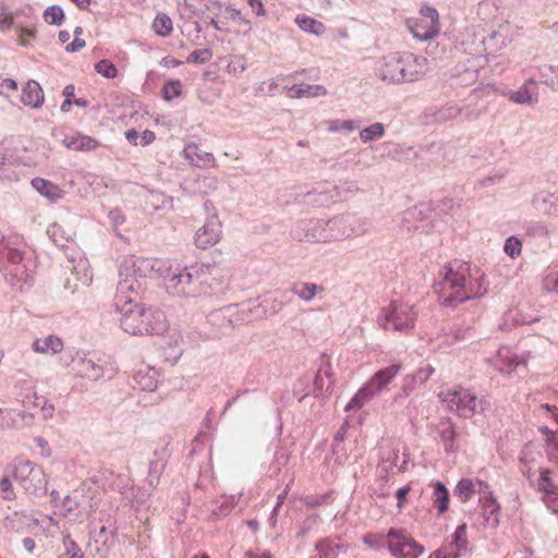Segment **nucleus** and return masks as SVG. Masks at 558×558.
<instances>
[{"label":"nucleus","mask_w":558,"mask_h":558,"mask_svg":"<svg viewBox=\"0 0 558 558\" xmlns=\"http://www.w3.org/2000/svg\"><path fill=\"white\" fill-rule=\"evenodd\" d=\"M434 292L442 306L456 307L457 305L477 298L487 292L485 275L478 269L461 260L448 264L441 281L434 284Z\"/></svg>","instance_id":"nucleus-1"},{"label":"nucleus","mask_w":558,"mask_h":558,"mask_svg":"<svg viewBox=\"0 0 558 558\" xmlns=\"http://www.w3.org/2000/svg\"><path fill=\"white\" fill-rule=\"evenodd\" d=\"M140 298H114L116 311L121 314V328L132 336L163 333L168 327L165 313L156 307L140 305Z\"/></svg>","instance_id":"nucleus-2"},{"label":"nucleus","mask_w":558,"mask_h":558,"mask_svg":"<svg viewBox=\"0 0 558 558\" xmlns=\"http://www.w3.org/2000/svg\"><path fill=\"white\" fill-rule=\"evenodd\" d=\"M160 260L130 255L124 257L120 267V280L114 298L141 296L146 279L160 271Z\"/></svg>","instance_id":"nucleus-3"},{"label":"nucleus","mask_w":558,"mask_h":558,"mask_svg":"<svg viewBox=\"0 0 558 558\" xmlns=\"http://www.w3.org/2000/svg\"><path fill=\"white\" fill-rule=\"evenodd\" d=\"M209 275L210 266L204 264L169 269L163 286L166 291L175 298H198L209 294Z\"/></svg>","instance_id":"nucleus-4"},{"label":"nucleus","mask_w":558,"mask_h":558,"mask_svg":"<svg viewBox=\"0 0 558 558\" xmlns=\"http://www.w3.org/2000/svg\"><path fill=\"white\" fill-rule=\"evenodd\" d=\"M383 81L393 84L421 80L427 71V59L412 52H395L383 57L377 69Z\"/></svg>","instance_id":"nucleus-5"},{"label":"nucleus","mask_w":558,"mask_h":558,"mask_svg":"<svg viewBox=\"0 0 558 558\" xmlns=\"http://www.w3.org/2000/svg\"><path fill=\"white\" fill-rule=\"evenodd\" d=\"M417 312L413 305L392 301L381 308L377 317L378 325L385 330L408 331L415 326Z\"/></svg>","instance_id":"nucleus-6"},{"label":"nucleus","mask_w":558,"mask_h":558,"mask_svg":"<svg viewBox=\"0 0 558 558\" xmlns=\"http://www.w3.org/2000/svg\"><path fill=\"white\" fill-rule=\"evenodd\" d=\"M438 397L449 411L457 412L463 417H472L475 413L484 412L489 405L486 400H477L475 395L464 388L441 391Z\"/></svg>","instance_id":"nucleus-7"},{"label":"nucleus","mask_w":558,"mask_h":558,"mask_svg":"<svg viewBox=\"0 0 558 558\" xmlns=\"http://www.w3.org/2000/svg\"><path fill=\"white\" fill-rule=\"evenodd\" d=\"M386 542L395 558H418L424 553V547L401 530L390 529Z\"/></svg>","instance_id":"nucleus-8"},{"label":"nucleus","mask_w":558,"mask_h":558,"mask_svg":"<svg viewBox=\"0 0 558 558\" xmlns=\"http://www.w3.org/2000/svg\"><path fill=\"white\" fill-rule=\"evenodd\" d=\"M471 553L472 547L466 537V524H461L457 526L444 545L433 551L428 558H468Z\"/></svg>","instance_id":"nucleus-9"},{"label":"nucleus","mask_w":558,"mask_h":558,"mask_svg":"<svg viewBox=\"0 0 558 558\" xmlns=\"http://www.w3.org/2000/svg\"><path fill=\"white\" fill-rule=\"evenodd\" d=\"M421 16L409 27L413 36L420 40L434 39L439 33V14L429 5L422 7Z\"/></svg>","instance_id":"nucleus-10"},{"label":"nucleus","mask_w":558,"mask_h":558,"mask_svg":"<svg viewBox=\"0 0 558 558\" xmlns=\"http://www.w3.org/2000/svg\"><path fill=\"white\" fill-rule=\"evenodd\" d=\"M291 238L296 241L327 243L328 235L324 219H308L296 222L291 229Z\"/></svg>","instance_id":"nucleus-11"},{"label":"nucleus","mask_w":558,"mask_h":558,"mask_svg":"<svg viewBox=\"0 0 558 558\" xmlns=\"http://www.w3.org/2000/svg\"><path fill=\"white\" fill-rule=\"evenodd\" d=\"M14 478L25 492L35 494L45 488L46 478L41 468L29 461L20 463L14 472Z\"/></svg>","instance_id":"nucleus-12"},{"label":"nucleus","mask_w":558,"mask_h":558,"mask_svg":"<svg viewBox=\"0 0 558 558\" xmlns=\"http://www.w3.org/2000/svg\"><path fill=\"white\" fill-rule=\"evenodd\" d=\"M222 229L218 215L211 214L205 223L195 233V245L206 250L217 244L221 238Z\"/></svg>","instance_id":"nucleus-13"},{"label":"nucleus","mask_w":558,"mask_h":558,"mask_svg":"<svg viewBox=\"0 0 558 558\" xmlns=\"http://www.w3.org/2000/svg\"><path fill=\"white\" fill-rule=\"evenodd\" d=\"M229 324L232 328L235 326L244 325L253 319H256L262 314L260 304L248 301L241 304L227 305Z\"/></svg>","instance_id":"nucleus-14"},{"label":"nucleus","mask_w":558,"mask_h":558,"mask_svg":"<svg viewBox=\"0 0 558 558\" xmlns=\"http://www.w3.org/2000/svg\"><path fill=\"white\" fill-rule=\"evenodd\" d=\"M169 441H165L160 449L154 451V458L148 463V472L145 478V484L155 490L159 485L160 476L163 473L168 463L169 451L167 449Z\"/></svg>","instance_id":"nucleus-15"},{"label":"nucleus","mask_w":558,"mask_h":558,"mask_svg":"<svg viewBox=\"0 0 558 558\" xmlns=\"http://www.w3.org/2000/svg\"><path fill=\"white\" fill-rule=\"evenodd\" d=\"M531 205L543 216L558 218V190H541L534 193Z\"/></svg>","instance_id":"nucleus-16"},{"label":"nucleus","mask_w":558,"mask_h":558,"mask_svg":"<svg viewBox=\"0 0 558 558\" xmlns=\"http://www.w3.org/2000/svg\"><path fill=\"white\" fill-rule=\"evenodd\" d=\"M504 94L514 104L534 106L538 102V82L531 77L518 90H509Z\"/></svg>","instance_id":"nucleus-17"},{"label":"nucleus","mask_w":558,"mask_h":558,"mask_svg":"<svg viewBox=\"0 0 558 558\" xmlns=\"http://www.w3.org/2000/svg\"><path fill=\"white\" fill-rule=\"evenodd\" d=\"M62 143L71 150L83 153L94 151L100 146L99 141L95 137L84 135L78 132L72 135H66Z\"/></svg>","instance_id":"nucleus-18"},{"label":"nucleus","mask_w":558,"mask_h":558,"mask_svg":"<svg viewBox=\"0 0 558 558\" xmlns=\"http://www.w3.org/2000/svg\"><path fill=\"white\" fill-rule=\"evenodd\" d=\"M159 372L151 366L140 367L134 376L135 386L143 391H155L159 384Z\"/></svg>","instance_id":"nucleus-19"},{"label":"nucleus","mask_w":558,"mask_h":558,"mask_svg":"<svg viewBox=\"0 0 558 558\" xmlns=\"http://www.w3.org/2000/svg\"><path fill=\"white\" fill-rule=\"evenodd\" d=\"M7 258L8 263L13 267L10 272L17 279H23L26 274L23 262V252L20 248L11 247L8 243L2 242V252L0 257Z\"/></svg>","instance_id":"nucleus-20"},{"label":"nucleus","mask_w":558,"mask_h":558,"mask_svg":"<svg viewBox=\"0 0 558 558\" xmlns=\"http://www.w3.org/2000/svg\"><path fill=\"white\" fill-rule=\"evenodd\" d=\"M399 460V450H390L381 458V462L379 464V472L384 476H388L389 474L395 473H403L408 469L409 458L404 454V460L401 464H398Z\"/></svg>","instance_id":"nucleus-21"},{"label":"nucleus","mask_w":558,"mask_h":558,"mask_svg":"<svg viewBox=\"0 0 558 558\" xmlns=\"http://www.w3.org/2000/svg\"><path fill=\"white\" fill-rule=\"evenodd\" d=\"M44 90L38 82L29 80L22 89L21 101L31 108L38 109L44 104Z\"/></svg>","instance_id":"nucleus-22"},{"label":"nucleus","mask_w":558,"mask_h":558,"mask_svg":"<svg viewBox=\"0 0 558 558\" xmlns=\"http://www.w3.org/2000/svg\"><path fill=\"white\" fill-rule=\"evenodd\" d=\"M183 155H184L185 159H187L192 166L216 167V159H215L214 155L209 151L201 150L199 147L194 143L189 144L184 147Z\"/></svg>","instance_id":"nucleus-23"},{"label":"nucleus","mask_w":558,"mask_h":558,"mask_svg":"<svg viewBox=\"0 0 558 558\" xmlns=\"http://www.w3.org/2000/svg\"><path fill=\"white\" fill-rule=\"evenodd\" d=\"M315 549L319 553V558H338L340 554L348 550V545L340 539L325 537L316 543Z\"/></svg>","instance_id":"nucleus-24"},{"label":"nucleus","mask_w":558,"mask_h":558,"mask_svg":"<svg viewBox=\"0 0 558 558\" xmlns=\"http://www.w3.org/2000/svg\"><path fill=\"white\" fill-rule=\"evenodd\" d=\"M73 369L77 376L95 381L104 376L102 366L86 357L77 360Z\"/></svg>","instance_id":"nucleus-25"},{"label":"nucleus","mask_w":558,"mask_h":558,"mask_svg":"<svg viewBox=\"0 0 558 558\" xmlns=\"http://www.w3.org/2000/svg\"><path fill=\"white\" fill-rule=\"evenodd\" d=\"M400 369V364H392L376 372L368 381L371 386H373L374 389L379 393L392 381L393 378H396Z\"/></svg>","instance_id":"nucleus-26"},{"label":"nucleus","mask_w":558,"mask_h":558,"mask_svg":"<svg viewBox=\"0 0 558 558\" xmlns=\"http://www.w3.org/2000/svg\"><path fill=\"white\" fill-rule=\"evenodd\" d=\"M428 210V207L423 204L407 209L402 214L403 228H405L407 230L418 229V223L423 222L426 219Z\"/></svg>","instance_id":"nucleus-27"},{"label":"nucleus","mask_w":558,"mask_h":558,"mask_svg":"<svg viewBox=\"0 0 558 558\" xmlns=\"http://www.w3.org/2000/svg\"><path fill=\"white\" fill-rule=\"evenodd\" d=\"M32 348L37 353L56 354L62 351L63 341L57 336L49 335L43 339H36Z\"/></svg>","instance_id":"nucleus-28"},{"label":"nucleus","mask_w":558,"mask_h":558,"mask_svg":"<svg viewBox=\"0 0 558 558\" xmlns=\"http://www.w3.org/2000/svg\"><path fill=\"white\" fill-rule=\"evenodd\" d=\"M32 186L43 196L49 198L50 201H58L62 198L63 192L62 190L54 183L45 180L43 178H34L32 180Z\"/></svg>","instance_id":"nucleus-29"},{"label":"nucleus","mask_w":558,"mask_h":558,"mask_svg":"<svg viewBox=\"0 0 558 558\" xmlns=\"http://www.w3.org/2000/svg\"><path fill=\"white\" fill-rule=\"evenodd\" d=\"M325 288L314 282H295L291 292L299 296L304 302H311L317 295V293L324 292Z\"/></svg>","instance_id":"nucleus-30"},{"label":"nucleus","mask_w":558,"mask_h":558,"mask_svg":"<svg viewBox=\"0 0 558 558\" xmlns=\"http://www.w3.org/2000/svg\"><path fill=\"white\" fill-rule=\"evenodd\" d=\"M511 38L509 36L508 25H500L497 31H493L485 39L484 43L487 47L494 50L505 48L510 44Z\"/></svg>","instance_id":"nucleus-31"},{"label":"nucleus","mask_w":558,"mask_h":558,"mask_svg":"<svg viewBox=\"0 0 558 558\" xmlns=\"http://www.w3.org/2000/svg\"><path fill=\"white\" fill-rule=\"evenodd\" d=\"M292 98L325 96L327 89L323 85L294 84L289 90Z\"/></svg>","instance_id":"nucleus-32"},{"label":"nucleus","mask_w":558,"mask_h":558,"mask_svg":"<svg viewBox=\"0 0 558 558\" xmlns=\"http://www.w3.org/2000/svg\"><path fill=\"white\" fill-rule=\"evenodd\" d=\"M378 392L367 381L359 391L354 395L351 401L345 405L344 410L350 411L352 409L362 408L365 403L371 401Z\"/></svg>","instance_id":"nucleus-33"},{"label":"nucleus","mask_w":558,"mask_h":558,"mask_svg":"<svg viewBox=\"0 0 558 558\" xmlns=\"http://www.w3.org/2000/svg\"><path fill=\"white\" fill-rule=\"evenodd\" d=\"M295 23L302 31L316 36L323 35L326 31L322 22L305 14H299L295 17Z\"/></svg>","instance_id":"nucleus-34"},{"label":"nucleus","mask_w":558,"mask_h":558,"mask_svg":"<svg viewBox=\"0 0 558 558\" xmlns=\"http://www.w3.org/2000/svg\"><path fill=\"white\" fill-rule=\"evenodd\" d=\"M290 460V451L286 448H279L275 451L272 460L268 466L267 474L270 477H276L288 464Z\"/></svg>","instance_id":"nucleus-35"},{"label":"nucleus","mask_w":558,"mask_h":558,"mask_svg":"<svg viewBox=\"0 0 558 558\" xmlns=\"http://www.w3.org/2000/svg\"><path fill=\"white\" fill-rule=\"evenodd\" d=\"M434 490L432 495V499L434 505L437 508L439 514H442L448 510L449 504V492L444 485V483L437 481L434 483Z\"/></svg>","instance_id":"nucleus-36"},{"label":"nucleus","mask_w":558,"mask_h":558,"mask_svg":"<svg viewBox=\"0 0 558 558\" xmlns=\"http://www.w3.org/2000/svg\"><path fill=\"white\" fill-rule=\"evenodd\" d=\"M219 181L211 174L198 175L194 180V191L199 194H210L218 189Z\"/></svg>","instance_id":"nucleus-37"},{"label":"nucleus","mask_w":558,"mask_h":558,"mask_svg":"<svg viewBox=\"0 0 558 558\" xmlns=\"http://www.w3.org/2000/svg\"><path fill=\"white\" fill-rule=\"evenodd\" d=\"M541 83L558 92V65L544 64L538 68Z\"/></svg>","instance_id":"nucleus-38"},{"label":"nucleus","mask_w":558,"mask_h":558,"mask_svg":"<svg viewBox=\"0 0 558 558\" xmlns=\"http://www.w3.org/2000/svg\"><path fill=\"white\" fill-rule=\"evenodd\" d=\"M154 32L161 37H168L173 31V23L166 13H158L153 22Z\"/></svg>","instance_id":"nucleus-39"},{"label":"nucleus","mask_w":558,"mask_h":558,"mask_svg":"<svg viewBox=\"0 0 558 558\" xmlns=\"http://www.w3.org/2000/svg\"><path fill=\"white\" fill-rule=\"evenodd\" d=\"M385 125L380 122H375L360 131V140L364 144L378 141L385 135Z\"/></svg>","instance_id":"nucleus-40"},{"label":"nucleus","mask_w":558,"mask_h":558,"mask_svg":"<svg viewBox=\"0 0 558 558\" xmlns=\"http://www.w3.org/2000/svg\"><path fill=\"white\" fill-rule=\"evenodd\" d=\"M441 428L439 430L440 438L445 445V450L447 452H453L456 450L454 448V440H456V428L453 423L448 420L447 422L441 423Z\"/></svg>","instance_id":"nucleus-41"},{"label":"nucleus","mask_w":558,"mask_h":558,"mask_svg":"<svg viewBox=\"0 0 558 558\" xmlns=\"http://www.w3.org/2000/svg\"><path fill=\"white\" fill-rule=\"evenodd\" d=\"M207 322L220 330L232 328L231 324H229L228 311L226 306L210 312L207 316Z\"/></svg>","instance_id":"nucleus-42"},{"label":"nucleus","mask_w":558,"mask_h":558,"mask_svg":"<svg viewBox=\"0 0 558 558\" xmlns=\"http://www.w3.org/2000/svg\"><path fill=\"white\" fill-rule=\"evenodd\" d=\"M83 495L78 490H74L66 495L61 504V511L63 515H68L71 512L77 510L82 505Z\"/></svg>","instance_id":"nucleus-43"},{"label":"nucleus","mask_w":558,"mask_h":558,"mask_svg":"<svg viewBox=\"0 0 558 558\" xmlns=\"http://www.w3.org/2000/svg\"><path fill=\"white\" fill-rule=\"evenodd\" d=\"M184 3L189 8H195L197 4H203L204 9L209 12L208 15H220L225 8L221 2L216 0H184Z\"/></svg>","instance_id":"nucleus-44"},{"label":"nucleus","mask_w":558,"mask_h":558,"mask_svg":"<svg viewBox=\"0 0 558 558\" xmlns=\"http://www.w3.org/2000/svg\"><path fill=\"white\" fill-rule=\"evenodd\" d=\"M218 502H219V505H217L216 507H214L211 509V515L216 520H219V519L225 518L228 514H230L234 508L235 501H234L233 496H231V497L222 496L221 500H219Z\"/></svg>","instance_id":"nucleus-45"},{"label":"nucleus","mask_w":558,"mask_h":558,"mask_svg":"<svg viewBox=\"0 0 558 558\" xmlns=\"http://www.w3.org/2000/svg\"><path fill=\"white\" fill-rule=\"evenodd\" d=\"M484 509V515L487 522V525L495 527L499 523L498 519V512H499V505L494 498H489L485 501L483 505Z\"/></svg>","instance_id":"nucleus-46"},{"label":"nucleus","mask_w":558,"mask_h":558,"mask_svg":"<svg viewBox=\"0 0 558 558\" xmlns=\"http://www.w3.org/2000/svg\"><path fill=\"white\" fill-rule=\"evenodd\" d=\"M474 494V485L472 481L468 478L460 480L454 488V495L458 496L462 502L469 501Z\"/></svg>","instance_id":"nucleus-47"},{"label":"nucleus","mask_w":558,"mask_h":558,"mask_svg":"<svg viewBox=\"0 0 558 558\" xmlns=\"http://www.w3.org/2000/svg\"><path fill=\"white\" fill-rule=\"evenodd\" d=\"M360 128V122L354 120H330L327 122V129L330 132L350 133Z\"/></svg>","instance_id":"nucleus-48"},{"label":"nucleus","mask_w":558,"mask_h":558,"mask_svg":"<svg viewBox=\"0 0 558 558\" xmlns=\"http://www.w3.org/2000/svg\"><path fill=\"white\" fill-rule=\"evenodd\" d=\"M47 233L57 246L68 248V243L72 242L69 236H65V232L61 226L57 223L51 225Z\"/></svg>","instance_id":"nucleus-49"},{"label":"nucleus","mask_w":558,"mask_h":558,"mask_svg":"<svg viewBox=\"0 0 558 558\" xmlns=\"http://www.w3.org/2000/svg\"><path fill=\"white\" fill-rule=\"evenodd\" d=\"M348 226L352 229V235H362L369 229V222L354 214H347Z\"/></svg>","instance_id":"nucleus-50"},{"label":"nucleus","mask_w":558,"mask_h":558,"mask_svg":"<svg viewBox=\"0 0 558 558\" xmlns=\"http://www.w3.org/2000/svg\"><path fill=\"white\" fill-rule=\"evenodd\" d=\"M44 20L51 25H61L64 20V12L60 5L53 4L44 11Z\"/></svg>","instance_id":"nucleus-51"},{"label":"nucleus","mask_w":558,"mask_h":558,"mask_svg":"<svg viewBox=\"0 0 558 558\" xmlns=\"http://www.w3.org/2000/svg\"><path fill=\"white\" fill-rule=\"evenodd\" d=\"M509 349H504L498 352V356L500 360L505 359L502 361V364L497 365L498 369L501 373H510L513 368H515L520 364V360L517 355L509 356Z\"/></svg>","instance_id":"nucleus-52"},{"label":"nucleus","mask_w":558,"mask_h":558,"mask_svg":"<svg viewBox=\"0 0 558 558\" xmlns=\"http://www.w3.org/2000/svg\"><path fill=\"white\" fill-rule=\"evenodd\" d=\"M63 546L65 548V555H61L58 558H84L81 548L71 538L69 533L63 534Z\"/></svg>","instance_id":"nucleus-53"},{"label":"nucleus","mask_w":558,"mask_h":558,"mask_svg":"<svg viewBox=\"0 0 558 558\" xmlns=\"http://www.w3.org/2000/svg\"><path fill=\"white\" fill-rule=\"evenodd\" d=\"M225 13L227 17L235 22L239 26L243 27L246 32L251 31V22L244 17L240 10L232 7H226Z\"/></svg>","instance_id":"nucleus-54"},{"label":"nucleus","mask_w":558,"mask_h":558,"mask_svg":"<svg viewBox=\"0 0 558 558\" xmlns=\"http://www.w3.org/2000/svg\"><path fill=\"white\" fill-rule=\"evenodd\" d=\"M182 93V84L179 80L169 81L162 87L163 98L166 100H171Z\"/></svg>","instance_id":"nucleus-55"},{"label":"nucleus","mask_w":558,"mask_h":558,"mask_svg":"<svg viewBox=\"0 0 558 558\" xmlns=\"http://www.w3.org/2000/svg\"><path fill=\"white\" fill-rule=\"evenodd\" d=\"M154 490H150V488L145 484L143 487H135L132 489L133 494V505L136 507H141L146 504V501L151 496V493Z\"/></svg>","instance_id":"nucleus-56"},{"label":"nucleus","mask_w":558,"mask_h":558,"mask_svg":"<svg viewBox=\"0 0 558 558\" xmlns=\"http://www.w3.org/2000/svg\"><path fill=\"white\" fill-rule=\"evenodd\" d=\"M95 70L97 73L107 78H113L117 76V68L112 62L106 59L98 61L95 64Z\"/></svg>","instance_id":"nucleus-57"},{"label":"nucleus","mask_w":558,"mask_h":558,"mask_svg":"<svg viewBox=\"0 0 558 558\" xmlns=\"http://www.w3.org/2000/svg\"><path fill=\"white\" fill-rule=\"evenodd\" d=\"M522 243L515 236H509L504 245L505 253L511 258H515L521 254Z\"/></svg>","instance_id":"nucleus-58"},{"label":"nucleus","mask_w":558,"mask_h":558,"mask_svg":"<svg viewBox=\"0 0 558 558\" xmlns=\"http://www.w3.org/2000/svg\"><path fill=\"white\" fill-rule=\"evenodd\" d=\"M211 57H213L211 51L207 48H204V49H198V50L192 51L189 54L186 61L189 63L204 64V63L208 62L211 59Z\"/></svg>","instance_id":"nucleus-59"},{"label":"nucleus","mask_w":558,"mask_h":558,"mask_svg":"<svg viewBox=\"0 0 558 558\" xmlns=\"http://www.w3.org/2000/svg\"><path fill=\"white\" fill-rule=\"evenodd\" d=\"M324 225L326 226L328 242L342 240L336 217L324 219Z\"/></svg>","instance_id":"nucleus-60"},{"label":"nucleus","mask_w":558,"mask_h":558,"mask_svg":"<svg viewBox=\"0 0 558 558\" xmlns=\"http://www.w3.org/2000/svg\"><path fill=\"white\" fill-rule=\"evenodd\" d=\"M548 228L542 221L531 222L526 227V233L533 236H546L548 235Z\"/></svg>","instance_id":"nucleus-61"},{"label":"nucleus","mask_w":558,"mask_h":558,"mask_svg":"<svg viewBox=\"0 0 558 558\" xmlns=\"http://www.w3.org/2000/svg\"><path fill=\"white\" fill-rule=\"evenodd\" d=\"M538 488L545 493H551L554 488V484L549 477V471L544 469L541 471Z\"/></svg>","instance_id":"nucleus-62"},{"label":"nucleus","mask_w":558,"mask_h":558,"mask_svg":"<svg viewBox=\"0 0 558 558\" xmlns=\"http://www.w3.org/2000/svg\"><path fill=\"white\" fill-rule=\"evenodd\" d=\"M435 369L433 366L427 365L425 367L420 368L413 376H411L412 381H420L424 384L429 379V377L434 374Z\"/></svg>","instance_id":"nucleus-63"},{"label":"nucleus","mask_w":558,"mask_h":558,"mask_svg":"<svg viewBox=\"0 0 558 558\" xmlns=\"http://www.w3.org/2000/svg\"><path fill=\"white\" fill-rule=\"evenodd\" d=\"M544 287L549 292L558 293V270L550 271L544 279Z\"/></svg>","instance_id":"nucleus-64"}]
</instances>
